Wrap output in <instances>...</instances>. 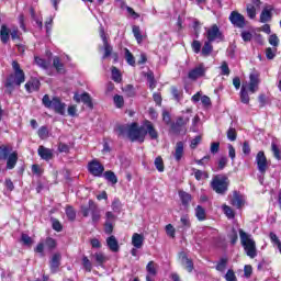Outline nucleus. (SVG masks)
<instances>
[{"label": "nucleus", "instance_id": "obj_33", "mask_svg": "<svg viewBox=\"0 0 281 281\" xmlns=\"http://www.w3.org/2000/svg\"><path fill=\"white\" fill-rule=\"evenodd\" d=\"M53 67H55L56 71H58V74H63L65 71V65H63V63H60L59 57H54Z\"/></svg>", "mask_w": 281, "mask_h": 281}, {"label": "nucleus", "instance_id": "obj_41", "mask_svg": "<svg viewBox=\"0 0 281 281\" xmlns=\"http://www.w3.org/2000/svg\"><path fill=\"white\" fill-rule=\"evenodd\" d=\"M81 102L88 105L89 109H93V102L91 101V95H89V93L85 92L81 94Z\"/></svg>", "mask_w": 281, "mask_h": 281}, {"label": "nucleus", "instance_id": "obj_54", "mask_svg": "<svg viewBox=\"0 0 281 281\" xmlns=\"http://www.w3.org/2000/svg\"><path fill=\"white\" fill-rule=\"evenodd\" d=\"M220 69L222 71V76H229L231 70H229V66L227 65V61H223Z\"/></svg>", "mask_w": 281, "mask_h": 281}, {"label": "nucleus", "instance_id": "obj_15", "mask_svg": "<svg viewBox=\"0 0 281 281\" xmlns=\"http://www.w3.org/2000/svg\"><path fill=\"white\" fill-rule=\"evenodd\" d=\"M231 205H233V207H236L237 210H240V207L245 205V195H243L238 191H234L231 199Z\"/></svg>", "mask_w": 281, "mask_h": 281}, {"label": "nucleus", "instance_id": "obj_53", "mask_svg": "<svg viewBox=\"0 0 281 281\" xmlns=\"http://www.w3.org/2000/svg\"><path fill=\"white\" fill-rule=\"evenodd\" d=\"M269 43L272 47H278V45H280V38H278V35L272 34L269 36Z\"/></svg>", "mask_w": 281, "mask_h": 281}, {"label": "nucleus", "instance_id": "obj_25", "mask_svg": "<svg viewBox=\"0 0 281 281\" xmlns=\"http://www.w3.org/2000/svg\"><path fill=\"white\" fill-rule=\"evenodd\" d=\"M41 87V81L38 79H31L25 83V89L29 93H32L33 91H38Z\"/></svg>", "mask_w": 281, "mask_h": 281}, {"label": "nucleus", "instance_id": "obj_51", "mask_svg": "<svg viewBox=\"0 0 281 281\" xmlns=\"http://www.w3.org/2000/svg\"><path fill=\"white\" fill-rule=\"evenodd\" d=\"M236 137H237L236 128L231 127V128L227 131V139H229V142H236Z\"/></svg>", "mask_w": 281, "mask_h": 281}, {"label": "nucleus", "instance_id": "obj_2", "mask_svg": "<svg viewBox=\"0 0 281 281\" xmlns=\"http://www.w3.org/2000/svg\"><path fill=\"white\" fill-rule=\"evenodd\" d=\"M12 68L14 74L10 76L7 87H12V85L21 87V85L25 82V72L21 69V65H19V61L16 60L12 61Z\"/></svg>", "mask_w": 281, "mask_h": 281}, {"label": "nucleus", "instance_id": "obj_48", "mask_svg": "<svg viewBox=\"0 0 281 281\" xmlns=\"http://www.w3.org/2000/svg\"><path fill=\"white\" fill-rule=\"evenodd\" d=\"M37 135L41 139H47V136L49 135V132L47 131V127L42 126L40 127Z\"/></svg>", "mask_w": 281, "mask_h": 281}, {"label": "nucleus", "instance_id": "obj_1", "mask_svg": "<svg viewBox=\"0 0 281 281\" xmlns=\"http://www.w3.org/2000/svg\"><path fill=\"white\" fill-rule=\"evenodd\" d=\"M239 238L246 256L249 258H256V256H258V250L256 249V240H254V237L245 231L239 229Z\"/></svg>", "mask_w": 281, "mask_h": 281}, {"label": "nucleus", "instance_id": "obj_23", "mask_svg": "<svg viewBox=\"0 0 281 281\" xmlns=\"http://www.w3.org/2000/svg\"><path fill=\"white\" fill-rule=\"evenodd\" d=\"M179 258H180L182 265L186 267L187 271L189 273H192V271H194V263L191 261L190 258H188L186 252H180Z\"/></svg>", "mask_w": 281, "mask_h": 281}, {"label": "nucleus", "instance_id": "obj_57", "mask_svg": "<svg viewBox=\"0 0 281 281\" xmlns=\"http://www.w3.org/2000/svg\"><path fill=\"white\" fill-rule=\"evenodd\" d=\"M225 166H227V158L222 156L217 162V170H224Z\"/></svg>", "mask_w": 281, "mask_h": 281}, {"label": "nucleus", "instance_id": "obj_43", "mask_svg": "<svg viewBox=\"0 0 281 281\" xmlns=\"http://www.w3.org/2000/svg\"><path fill=\"white\" fill-rule=\"evenodd\" d=\"M112 80L114 82H122V74H120V69L112 67Z\"/></svg>", "mask_w": 281, "mask_h": 281}, {"label": "nucleus", "instance_id": "obj_20", "mask_svg": "<svg viewBox=\"0 0 281 281\" xmlns=\"http://www.w3.org/2000/svg\"><path fill=\"white\" fill-rule=\"evenodd\" d=\"M192 102H199L201 100V103L203 104L204 109H210L212 106V100L207 95H202L201 92L195 93L191 98Z\"/></svg>", "mask_w": 281, "mask_h": 281}, {"label": "nucleus", "instance_id": "obj_13", "mask_svg": "<svg viewBox=\"0 0 281 281\" xmlns=\"http://www.w3.org/2000/svg\"><path fill=\"white\" fill-rule=\"evenodd\" d=\"M229 21L235 27H239L240 30L245 27V15L238 13L237 11H233L231 13Z\"/></svg>", "mask_w": 281, "mask_h": 281}, {"label": "nucleus", "instance_id": "obj_36", "mask_svg": "<svg viewBox=\"0 0 281 281\" xmlns=\"http://www.w3.org/2000/svg\"><path fill=\"white\" fill-rule=\"evenodd\" d=\"M92 258L100 266H102V265H104V262H106V256H104V254H102V252H95L94 255H92Z\"/></svg>", "mask_w": 281, "mask_h": 281}, {"label": "nucleus", "instance_id": "obj_35", "mask_svg": "<svg viewBox=\"0 0 281 281\" xmlns=\"http://www.w3.org/2000/svg\"><path fill=\"white\" fill-rule=\"evenodd\" d=\"M195 216L198 221H205V209H203L201 205H198L195 207Z\"/></svg>", "mask_w": 281, "mask_h": 281}, {"label": "nucleus", "instance_id": "obj_27", "mask_svg": "<svg viewBox=\"0 0 281 281\" xmlns=\"http://www.w3.org/2000/svg\"><path fill=\"white\" fill-rule=\"evenodd\" d=\"M16 161H19V155L16 151H13L7 158V169L13 170V168L16 166Z\"/></svg>", "mask_w": 281, "mask_h": 281}, {"label": "nucleus", "instance_id": "obj_58", "mask_svg": "<svg viewBox=\"0 0 281 281\" xmlns=\"http://www.w3.org/2000/svg\"><path fill=\"white\" fill-rule=\"evenodd\" d=\"M123 91H125L130 98H133V95H135V88L132 85L125 86Z\"/></svg>", "mask_w": 281, "mask_h": 281}, {"label": "nucleus", "instance_id": "obj_14", "mask_svg": "<svg viewBox=\"0 0 281 281\" xmlns=\"http://www.w3.org/2000/svg\"><path fill=\"white\" fill-rule=\"evenodd\" d=\"M260 5H262V2L260 0H251V3H248L246 5V12H247L248 19L256 18V11L260 10Z\"/></svg>", "mask_w": 281, "mask_h": 281}, {"label": "nucleus", "instance_id": "obj_63", "mask_svg": "<svg viewBox=\"0 0 281 281\" xmlns=\"http://www.w3.org/2000/svg\"><path fill=\"white\" fill-rule=\"evenodd\" d=\"M225 280L226 281H236V274L234 273L233 270L227 271V273L225 274Z\"/></svg>", "mask_w": 281, "mask_h": 281}, {"label": "nucleus", "instance_id": "obj_47", "mask_svg": "<svg viewBox=\"0 0 281 281\" xmlns=\"http://www.w3.org/2000/svg\"><path fill=\"white\" fill-rule=\"evenodd\" d=\"M222 210L224 214L227 216V218H234V210H232V207H229L227 204H224L222 206Z\"/></svg>", "mask_w": 281, "mask_h": 281}, {"label": "nucleus", "instance_id": "obj_61", "mask_svg": "<svg viewBox=\"0 0 281 281\" xmlns=\"http://www.w3.org/2000/svg\"><path fill=\"white\" fill-rule=\"evenodd\" d=\"M229 239L232 245H236V243H238V233L236 229L233 228L232 233L229 234Z\"/></svg>", "mask_w": 281, "mask_h": 281}, {"label": "nucleus", "instance_id": "obj_49", "mask_svg": "<svg viewBox=\"0 0 281 281\" xmlns=\"http://www.w3.org/2000/svg\"><path fill=\"white\" fill-rule=\"evenodd\" d=\"M154 164L158 172H164V159L161 157H157Z\"/></svg>", "mask_w": 281, "mask_h": 281}, {"label": "nucleus", "instance_id": "obj_19", "mask_svg": "<svg viewBox=\"0 0 281 281\" xmlns=\"http://www.w3.org/2000/svg\"><path fill=\"white\" fill-rule=\"evenodd\" d=\"M146 281H155V278L157 277V265L155 261H149L146 266Z\"/></svg>", "mask_w": 281, "mask_h": 281}, {"label": "nucleus", "instance_id": "obj_3", "mask_svg": "<svg viewBox=\"0 0 281 281\" xmlns=\"http://www.w3.org/2000/svg\"><path fill=\"white\" fill-rule=\"evenodd\" d=\"M211 188L216 194H225L229 188V178L217 175L211 181Z\"/></svg>", "mask_w": 281, "mask_h": 281}, {"label": "nucleus", "instance_id": "obj_22", "mask_svg": "<svg viewBox=\"0 0 281 281\" xmlns=\"http://www.w3.org/2000/svg\"><path fill=\"white\" fill-rule=\"evenodd\" d=\"M190 122V116H179L177 121L171 125L172 131L179 133L183 126Z\"/></svg>", "mask_w": 281, "mask_h": 281}, {"label": "nucleus", "instance_id": "obj_34", "mask_svg": "<svg viewBox=\"0 0 281 281\" xmlns=\"http://www.w3.org/2000/svg\"><path fill=\"white\" fill-rule=\"evenodd\" d=\"M179 196H180L183 205H188V203H190L192 201V195H190V193H188L186 191H180Z\"/></svg>", "mask_w": 281, "mask_h": 281}, {"label": "nucleus", "instance_id": "obj_39", "mask_svg": "<svg viewBox=\"0 0 281 281\" xmlns=\"http://www.w3.org/2000/svg\"><path fill=\"white\" fill-rule=\"evenodd\" d=\"M104 177H105L106 181H110V183H113V186H115V183H117V176H115V173L113 171H105Z\"/></svg>", "mask_w": 281, "mask_h": 281}, {"label": "nucleus", "instance_id": "obj_38", "mask_svg": "<svg viewBox=\"0 0 281 281\" xmlns=\"http://www.w3.org/2000/svg\"><path fill=\"white\" fill-rule=\"evenodd\" d=\"M35 64L37 65V67H41V69H49V61L41 57H35Z\"/></svg>", "mask_w": 281, "mask_h": 281}, {"label": "nucleus", "instance_id": "obj_17", "mask_svg": "<svg viewBox=\"0 0 281 281\" xmlns=\"http://www.w3.org/2000/svg\"><path fill=\"white\" fill-rule=\"evenodd\" d=\"M249 83H247V91L250 93H256L258 91V86L260 85V79L257 74H250Z\"/></svg>", "mask_w": 281, "mask_h": 281}, {"label": "nucleus", "instance_id": "obj_18", "mask_svg": "<svg viewBox=\"0 0 281 281\" xmlns=\"http://www.w3.org/2000/svg\"><path fill=\"white\" fill-rule=\"evenodd\" d=\"M37 154L41 157V159H44V161H49L54 159V151L49 148H46L43 145L38 147Z\"/></svg>", "mask_w": 281, "mask_h": 281}, {"label": "nucleus", "instance_id": "obj_24", "mask_svg": "<svg viewBox=\"0 0 281 281\" xmlns=\"http://www.w3.org/2000/svg\"><path fill=\"white\" fill-rule=\"evenodd\" d=\"M132 245L136 249H142V247H144V235L139 233H134L132 235Z\"/></svg>", "mask_w": 281, "mask_h": 281}, {"label": "nucleus", "instance_id": "obj_37", "mask_svg": "<svg viewBox=\"0 0 281 281\" xmlns=\"http://www.w3.org/2000/svg\"><path fill=\"white\" fill-rule=\"evenodd\" d=\"M132 32H133L134 37L136 38L137 43H142V41H144V36H142V31H140L139 26L134 25L132 29Z\"/></svg>", "mask_w": 281, "mask_h": 281}, {"label": "nucleus", "instance_id": "obj_8", "mask_svg": "<svg viewBox=\"0 0 281 281\" xmlns=\"http://www.w3.org/2000/svg\"><path fill=\"white\" fill-rule=\"evenodd\" d=\"M206 38L210 43H214V41H223V33H221L218 25L213 24L206 30Z\"/></svg>", "mask_w": 281, "mask_h": 281}, {"label": "nucleus", "instance_id": "obj_10", "mask_svg": "<svg viewBox=\"0 0 281 281\" xmlns=\"http://www.w3.org/2000/svg\"><path fill=\"white\" fill-rule=\"evenodd\" d=\"M143 133H145V136L149 135L150 139H159V132H157L155 124L150 121H144Z\"/></svg>", "mask_w": 281, "mask_h": 281}, {"label": "nucleus", "instance_id": "obj_7", "mask_svg": "<svg viewBox=\"0 0 281 281\" xmlns=\"http://www.w3.org/2000/svg\"><path fill=\"white\" fill-rule=\"evenodd\" d=\"M81 212L83 216H89L91 214L92 216V223H99L102 215L100 214V209L98 207V204L93 202V200H89L88 206H82Z\"/></svg>", "mask_w": 281, "mask_h": 281}, {"label": "nucleus", "instance_id": "obj_21", "mask_svg": "<svg viewBox=\"0 0 281 281\" xmlns=\"http://www.w3.org/2000/svg\"><path fill=\"white\" fill-rule=\"evenodd\" d=\"M272 12H273V7L271 5L265 7L260 14V19H259L260 23H269V21H271L273 16Z\"/></svg>", "mask_w": 281, "mask_h": 281}, {"label": "nucleus", "instance_id": "obj_60", "mask_svg": "<svg viewBox=\"0 0 281 281\" xmlns=\"http://www.w3.org/2000/svg\"><path fill=\"white\" fill-rule=\"evenodd\" d=\"M227 267V259H221L220 262L216 266L217 271H225Z\"/></svg>", "mask_w": 281, "mask_h": 281}, {"label": "nucleus", "instance_id": "obj_52", "mask_svg": "<svg viewBox=\"0 0 281 281\" xmlns=\"http://www.w3.org/2000/svg\"><path fill=\"white\" fill-rule=\"evenodd\" d=\"M52 225H53V229H55V232H63V224H60V222L56 218H52Z\"/></svg>", "mask_w": 281, "mask_h": 281}, {"label": "nucleus", "instance_id": "obj_31", "mask_svg": "<svg viewBox=\"0 0 281 281\" xmlns=\"http://www.w3.org/2000/svg\"><path fill=\"white\" fill-rule=\"evenodd\" d=\"M247 82L243 83L240 90V101L243 104H249V93L247 92Z\"/></svg>", "mask_w": 281, "mask_h": 281}, {"label": "nucleus", "instance_id": "obj_6", "mask_svg": "<svg viewBox=\"0 0 281 281\" xmlns=\"http://www.w3.org/2000/svg\"><path fill=\"white\" fill-rule=\"evenodd\" d=\"M10 36L12 41H19L21 38V36L19 35V29L13 27L12 30H10V27H8L5 24H2L0 27L1 43H3L4 45L8 44V42L10 41Z\"/></svg>", "mask_w": 281, "mask_h": 281}, {"label": "nucleus", "instance_id": "obj_11", "mask_svg": "<svg viewBox=\"0 0 281 281\" xmlns=\"http://www.w3.org/2000/svg\"><path fill=\"white\" fill-rule=\"evenodd\" d=\"M88 170L93 177H102L104 172V166L98 160H92L88 164Z\"/></svg>", "mask_w": 281, "mask_h": 281}, {"label": "nucleus", "instance_id": "obj_12", "mask_svg": "<svg viewBox=\"0 0 281 281\" xmlns=\"http://www.w3.org/2000/svg\"><path fill=\"white\" fill-rule=\"evenodd\" d=\"M256 164L259 172L265 175L267 172V168H269V162L267 161V156H265V151H259L256 156Z\"/></svg>", "mask_w": 281, "mask_h": 281}, {"label": "nucleus", "instance_id": "obj_32", "mask_svg": "<svg viewBox=\"0 0 281 281\" xmlns=\"http://www.w3.org/2000/svg\"><path fill=\"white\" fill-rule=\"evenodd\" d=\"M193 175L196 181H202V179H209L210 175H207L206 171L199 170V169H193Z\"/></svg>", "mask_w": 281, "mask_h": 281}, {"label": "nucleus", "instance_id": "obj_26", "mask_svg": "<svg viewBox=\"0 0 281 281\" xmlns=\"http://www.w3.org/2000/svg\"><path fill=\"white\" fill-rule=\"evenodd\" d=\"M106 245L110 249V251L117 252L120 251V244L117 243V238L115 236H110L106 238Z\"/></svg>", "mask_w": 281, "mask_h": 281}, {"label": "nucleus", "instance_id": "obj_46", "mask_svg": "<svg viewBox=\"0 0 281 281\" xmlns=\"http://www.w3.org/2000/svg\"><path fill=\"white\" fill-rule=\"evenodd\" d=\"M114 104H115L116 109H122V106H124V97H122L120 94H115L114 95Z\"/></svg>", "mask_w": 281, "mask_h": 281}, {"label": "nucleus", "instance_id": "obj_50", "mask_svg": "<svg viewBox=\"0 0 281 281\" xmlns=\"http://www.w3.org/2000/svg\"><path fill=\"white\" fill-rule=\"evenodd\" d=\"M66 216L69 218V221H76V211H74V207L68 206L66 209Z\"/></svg>", "mask_w": 281, "mask_h": 281}, {"label": "nucleus", "instance_id": "obj_44", "mask_svg": "<svg viewBox=\"0 0 281 281\" xmlns=\"http://www.w3.org/2000/svg\"><path fill=\"white\" fill-rule=\"evenodd\" d=\"M271 151L273 153L274 159H278L280 161L281 155H280V147L276 143L271 144Z\"/></svg>", "mask_w": 281, "mask_h": 281}, {"label": "nucleus", "instance_id": "obj_16", "mask_svg": "<svg viewBox=\"0 0 281 281\" xmlns=\"http://www.w3.org/2000/svg\"><path fill=\"white\" fill-rule=\"evenodd\" d=\"M100 36L103 41V47H104V55H103V60L104 58H109L111 54H113V47H111V44H109V40H106V33H104V29H100Z\"/></svg>", "mask_w": 281, "mask_h": 281}, {"label": "nucleus", "instance_id": "obj_45", "mask_svg": "<svg viewBox=\"0 0 281 281\" xmlns=\"http://www.w3.org/2000/svg\"><path fill=\"white\" fill-rule=\"evenodd\" d=\"M82 266L86 269V271L91 272V269H93V265L91 263V260L87 256L82 257Z\"/></svg>", "mask_w": 281, "mask_h": 281}, {"label": "nucleus", "instance_id": "obj_9", "mask_svg": "<svg viewBox=\"0 0 281 281\" xmlns=\"http://www.w3.org/2000/svg\"><path fill=\"white\" fill-rule=\"evenodd\" d=\"M207 71V68L204 64H200L191 69L188 74V78L190 80H199V78H203Z\"/></svg>", "mask_w": 281, "mask_h": 281}, {"label": "nucleus", "instance_id": "obj_59", "mask_svg": "<svg viewBox=\"0 0 281 281\" xmlns=\"http://www.w3.org/2000/svg\"><path fill=\"white\" fill-rule=\"evenodd\" d=\"M45 245L48 249H56V239L48 237L46 238Z\"/></svg>", "mask_w": 281, "mask_h": 281}, {"label": "nucleus", "instance_id": "obj_42", "mask_svg": "<svg viewBox=\"0 0 281 281\" xmlns=\"http://www.w3.org/2000/svg\"><path fill=\"white\" fill-rule=\"evenodd\" d=\"M125 59L128 65L135 67V56H133V53L128 48H125Z\"/></svg>", "mask_w": 281, "mask_h": 281}, {"label": "nucleus", "instance_id": "obj_30", "mask_svg": "<svg viewBox=\"0 0 281 281\" xmlns=\"http://www.w3.org/2000/svg\"><path fill=\"white\" fill-rule=\"evenodd\" d=\"M12 155V146L10 145H2L0 146V159H8Z\"/></svg>", "mask_w": 281, "mask_h": 281}, {"label": "nucleus", "instance_id": "obj_5", "mask_svg": "<svg viewBox=\"0 0 281 281\" xmlns=\"http://www.w3.org/2000/svg\"><path fill=\"white\" fill-rule=\"evenodd\" d=\"M127 137L131 142H143L146 139V133H144L143 125L138 127L137 123H132L126 127Z\"/></svg>", "mask_w": 281, "mask_h": 281}, {"label": "nucleus", "instance_id": "obj_62", "mask_svg": "<svg viewBox=\"0 0 281 281\" xmlns=\"http://www.w3.org/2000/svg\"><path fill=\"white\" fill-rule=\"evenodd\" d=\"M182 227H190V217L188 215H183L180 218Z\"/></svg>", "mask_w": 281, "mask_h": 281}, {"label": "nucleus", "instance_id": "obj_56", "mask_svg": "<svg viewBox=\"0 0 281 281\" xmlns=\"http://www.w3.org/2000/svg\"><path fill=\"white\" fill-rule=\"evenodd\" d=\"M165 229L167 236H169L170 238H175L176 229L175 226H172V224H168Z\"/></svg>", "mask_w": 281, "mask_h": 281}, {"label": "nucleus", "instance_id": "obj_4", "mask_svg": "<svg viewBox=\"0 0 281 281\" xmlns=\"http://www.w3.org/2000/svg\"><path fill=\"white\" fill-rule=\"evenodd\" d=\"M42 102L44 106H46V109H53L55 110V113H58L59 115H65L66 104L60 102V99L58 97L49 99V94H45L42 99Z\"/></svg>", "mask_w": 281, "mask_h": 281}, {"label": "nucleus", "instance_id": "obj_64", "mask_svg": "<svg viewBox=\"0 0 281 281\" xmlns=\"http://www.w3.org/2000/svg\"><path fill=\"white\" fill-rule=\"evenodd\" d=\"M270 240L271 243H274L277 247H280V238H278V235H276L274 233H270Z\"/></svg>", "mask_w": 281, "mask_h": 281}, {"label": "nucleus", "instance_id": "obj_40", "mask_svg": "<svg viewBox=\"0 0 281 281\" xmlns=\"http://www.w3.org/2000/svg\"><path fill=\"white\" fill-rule=\"evenodd\" d=\"M212 42L206 41L202 47V56H210V54H212Z\"/></svg>", "mask_w": 281, "mask_h": 281}, {"label": "nucleus", "instance_id": "obj_55", "mask_svg": "<svg viewBox=\"0 0 281 281\" xmlns=\"http://www.w3.org/2000/svg\"><path fill=\"white\" fill-rule=\"evenodd\" d=\"M276 52L277 49L274 48H271V47H268L266 49V57L268 58V60H273L276 58Z\"/></svg>", "mask_w": 281, "mask_h": 281}, {"label": "nucleus", "instance_id": "obj_29", "mask_svg": "<svg viewBox=\"0 0 281 281\" xmlns=\"http://www.w3.org/2000/svg\"><path fill=\"white\" fill-rule=\"evenodd\" d=\"M173 157H175L176 161H181V159L183 158V142H178L176 144Z\"/></svg>", "mask_w": 281, "mask_h": 281}, {"label": "nucleus", "instance_id": "obj_28", "mask_svg": "<svg viewBox=\"0 0 281 281\" xmlns=\"http://www.w3.org/2000/svg\"><path fill=\"white\" fill-rule=\"evenodd\" d=\"M60 254L53 255L50 259V271L52 273H56L58 271V267H60Z\"/></svg>", "mask_w": 281, "mask_h": 281}]
</instances>
